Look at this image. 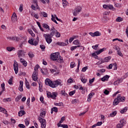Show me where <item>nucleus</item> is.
Instances as JSON below:
<instances>
[{
	"label": "nucleus",
	"mask_w": 128,
	"mask_h": 128,
	"mask_svg": "<svg viewBox=\"0 0 128 128\" xmlns=\"http://www.w3.org/2000/svg\"><path fill=\"white\" fill-rule=\"evenodd\" d=\"M45 84H46V86H50V88H56L58 86H62V82H59L58 80H56L52 82V81L49 78L46 79Z\"/></svg>",
	"instance_id": "obj_1"
},
{
	"label": "nucleus",
	"mask_w": 128,
	"mask_h": 128,
	"mask_svg": "<svg viewBox=\"0 0 128 128\" xmlns=\"http://www.w3.org/2000/svg\"><path fill=\"white\" fill-rule=\"evenodd\" d=\"M51 60H56L58 62H63L62 58L60 56V52H55L51 54H50Z\"/></svg>",
	"instance_id": "obj_2"
},
{
	"label": "nucleus",
	"mask_w": 128,
	"mask_h": 128,
	"mask_svg": "<svg viewBox=\"0 0 128 128\" xmlns=\"http://www.w3.org/2000/svg\"><path fill=\"white\" fill-rule=\"evenodd\" d=\"M126 100V97L120 96V94H118L116 98L114 100L113 102V106H118L120 104V102H124Z\"/></svg>",
	"instance_id": "obj_3"
},
{
	"label": "nucleus",
	"mask_w": 128,
	"mask_h": 128,
	"mask_svg": "<svg viewBox=\"0 0 128 128\" xmlns=\"http://www.w3.org/2000/svg\"><path fill=\"white\" fill-rule=\"evenodd\" d=\"M44 36L48 44L52 42V37L50 36V34H44Z\"/></svg>",
	"instance_id": "obj_4"
},
{
	"label": "nucleus",
	"mask_w": 128,
	"mask_h": 128,
	"mask_svg": "<svg viewBox=\"0 0 128 128\" xmlns=\"http://www.w3.org/2000/svg\"><path fill=\"white\" fill-rule=\"evenodd\" d=\"M57 96L58 92H52V94L50 93V92H47V96L48 98H53V100H56V98Z\"/></svg>",
	"instance_id": "obj_5"
},
{
	"label": "nucleus",
	"mask_w": 128,
	"mask_h": 128,
	"mask_svg": "<svg viewBox=\"0 0 128 128\" xmlns=\"http://www.w3.org/2000/svg\"><path fill=\"white\" fill-rule=\"evenodd\" d=\"M38 120L41 124V128H46V120L40 117H38Z\"/></svg>",
	"instance_id": "obj_6"
},
{
	"label": "nucleus",
	"mask_w": 128,
	"mask_h": 128,
	"mask_svg": "<svg viewBox=\"0 0 128 128\" xmlns=\"http://www.w3.org/2000/svg\"><path fill=\"white\" fill-rule=\"evenodd\" d=\"M13 66L16 74H18V62H14Z\"/></svg>",
	"instance_id": "obj_7"
},
{
	"label": "nucleus",
	"mask_w": 128,
	"mask_h": 128,
	"mask_svg": "<svg viewBox=\"0 0 128 128\" xmlns=\"http://www.w3.org/2000/svg\"><path fill=\"white\" fill-rule=\"evenodd\" d=\"M50 32H51L49 34L50 36H52H52H54V34H56V32H58V30H56L54 28V27H52L50 30Z\"/></svg>",
	"instance_id": "obj_8"
},
{
	"label": "nucleus",
	"mask_w": 128,
	"mask_h": 128,
	"mask_svg": "<svg viewBox=\"0 0 128 128\" xmlns=\"http://www.w3.org/2000/svg\"><path fill=\"white\" fill-rule=\"evenodd\" d=\"M34 39L32 38L31 40H28V42L30 44H32V46H38V41L35 40L34 42Z\"/></svg>",
	"instance_id": "obj_9"
},
{
	"label": "nucleus",
	"mask_w": 128,
	"mask_h": 128,
	"mask_svg": "<svg viewBox=\"0 0 128 128\" xmlns=\"http://www.w3.org/2000/svg\"><path fill=\"white\" fill-rule=\"evenodd\" d=\"M20 86L18 87V90H20V92H24V88H23V86H24V82L22 81H20Z\"/></svg>",
	"instance_id": "obj_10"
},
{
	"label": "nucleus",
	"mask_w": 128,
	"mask_h": 128,
	"mask_svg": "<svg viewBox=\"0 0 128 128\" xmlns=\"http://www.w3.org/2000/svg\"><path fill=\"white\" fill-rule=\"evenodd\" d=\"M32 78L33 80H34V82H36V80H38V72H36V71L34 72L32 75Z\"/></svg>",
	"instance_id": "obj_11"
},
{
	"label": "nucleus",
	"mask_w": 128,
	"mask_h": 128,
	"mask_svg": "<svg viewBox=\"0 0 128 128\" xmlns=\"http://www.w3.org/2000/svg\"><path fill=\"white\" fill-rule=\"evenodd\" d=\"M104 8H105V10H112L114 8V6L112 5H106L104 4L103 5Z\"/></svg>",
	"instance_id": "obj_12"
},
{
	"label": "nucleus",
	"mask_w": 128,
	"mask_h": 128,
	"mask_svg": "<svg viewBox=\"0 0 128 128\" xmlns=\"http://www.w3.org/2000/svg\"><path fill=\"white\" fill-rule=\"evenodd\" d=\"M108 78H110V76L108 75H106L103 78H101V80L102 82H106V80H108Z\"/></svg>",
	"instance_id": "obj_13"
},
{
	"label": "nucleus",
	"mask_w": 128,
	"mask_h": 128,
	"mask_svg": "<svg viewBox=\"0 0 128 128\" xmlns=\"http://www.w3.org/2000/svg\"><path fill=\"white\" fill-rule=\"evenodd\" d=\"M20 62H22V64H23V66H28V62H26V60H24V59L21 58L20 59Z\"/></svg>",
	"instance_id": "obj_14"
},
{
	"label": "nucleus",
	"mask_w": 128,
	"mask_h": 128,
	"mask_svg": "<svg viewBox=\"0 0 128 128\" xmlns=\"http://www.w3.org/2000/svg\"><path fill=\"white\" fill-rule=\"evenodd\" d=\"M106 50V48H102V49H100L98 51H96V54H102V52H104V50Z\"/></svg>",
	"instance_id": "obj_15"
},
{
	"label": "nucleus",
	"mask_w": 128,
	"mask_h": 128,
	"mask_svg": "<svg viewBox=\"0 0 128 128\" xmlns=\"http://www.w3.org/2000/svg\"><path fill=\"white\" fill-rule=\"evenodd\" d=\"M24 114H26V111L24 110H20L18 112V116H22Z\"/></svg>",
	"instance_id": "obj_16"
},
{
	"label": "nucleus",
	"mask_w": 128,
	"mask_h": 128,
	"mask_svg": "<svg viewBox=\"0 0 128 128\" xmlns=\"http://www.w3.org/2000/svg\"><path fill=\"white\" fill-rule=\"evenodd\" d=\"M0 112H3L4 114H8V112H6V110L4 108H2V107H0Z\"/></svg>",
	"instance_id": "obj_17"
},
{
	"label": "nucleus",
	"mask_w": 128,
	"mask_h": 128,
	"mask_svg": "<svg viewBox=\"0 0 128 128\" xmlns=\"http://www.w3.org/2000/svg\"><path fill=\"white\" fill-rule=\"evenodd\" d=\"M118 112L116 111H114L112 113L110 114V116L111 118H114V116H116V114Z\"/></svg>",
	"instance_id": "obj_18"
},
{
	"label": "nucleus",
	"mask_w": 128,
	"mask_h": 128,
	"mask_svg": "<svg viewBox=\"0 0 128 128\" xmlns=\"http://www.w3.org/2000/svg\"><path fill=\"white\" fill-rule=\"evenodd\" d=\"M110 58H112V56H109L108 57L105 58L104 60H103V62H108V60H110Z\"/></svg>",
	"instance_id": "obj_19"
},
{
	"label": "nucleus",
	"mask_w": 128,
	"mask_h": 128,
	"mask_svg": "<svg viewBox=\"0 0 128 128\" xmlns=\"http://www.w3.org/2000/svg\"><path fill=\"white\" fill-rule=\"evenodd\" d=\"M57 44L60 46H66V44L64 42H57Z\"/></svg>",
	"instance_id": "obj_20"
},
{
	"label": "nucleus",
	"mask_w": 128,
	"mask_h": 128,
	"mask_svg": "<svg viewBox=\"0 0 128 128\" xmlns=\"http://www.w3.org/2000/svg\"><path fill=\"white\" fill-rule=\"evenodd\" d=\"M12 40H16V42H18L20 40V38H18L16 36H12Z\"/></svg>",
	"instance_id": "obj_21"
},
{
	"label": "nucleus",
	"mask_w": 128,
	"mask_h": 128,
	"mask_svg": "<svg viewBox=\"0 0 128 128\" xmlns=\"http://www.w3.org/2000/svg\"><path fill=\"white\" fill-rule=\"evenodd\" d=\"M6 50L8 52H12V50H16V48L14 47L8 46L6 48Z\"/></svg>",
	"instance_id": "obj_22"
},
{
	"label": "nucleus",
	"mask_w": 128,
	"mask_h": 128,
	"mask_svg": "<svg viewBox=\"0 0 128 128\" xmlns=\"http://www.w3.org/2000/svg\"><path fill=\"white\" fill-rule=\"evenodd\" d=\"M39 68H40L39 64L36 65L34 67V72H38Z\"/></svg>",
	"instance_id": "obj_23"
},
{
	"label": "nucleus",
	"mask_w": 128,
	"mask_h": 128,
	"mask_svg": "<svg viewBox=\"0 0 128 128\" xmlns=\"http://www.w3.org/2000/svg\"><path fill=\"white\" fill-rule=\"evenodd\" d=\"M75 10H77L78 12H82V7L78 6L75 8Z\"/></svg>",
	"instance_id": "obj_24"
},
{
	"label": "nucleus",
	"mask_w": 128,
	"mask_h": 128,
	"mask_svg": "<svg viewBox=\"0 0 128 128\" xmlns=\"http://www.w3.org/2000/svg\"><path fill=\"white\" fill-rule=\"evenodd\" d=\"M122 20H124V18L120 16L118 17L116 19V22H122Z\"/></svg>",
	"instance_id": "obj_25"
},
{
	"label": "nucleus",
	"mask_w": 128,
	"mask_h": 128,
	"mask_svg": "<svg viewBox=\"0 0 128 128\" xmlns=\"http://www.w3.org/2000/svg\"><path fill=\"white\" fill-rule=\"evenodd\" d=\"M32 2H33V4H36V6L38 10V8H40V7L38 6V0H32Z\"/></svg>",
	"instance_id": "obj_26"
},
{
	"label": "nucleus",
	"mask_w": 128,
	"mask_h": 128,
	"mask_svg": "<svg viewBox=\"0 0 128 128\" xmlns=\"http://www.w3.org/2000/svg\"><path fill=\"white\" fill-rule=\"evenodd\" d=\"M18 56L20 58V56H22V50H19L18 52Z\"/></svg>",
	"instance_id": "obj_27"
},
{
	"label": "nucleus",
	"mask_w": 128,
	"mask_h": 128,
	"mask_svg": "<svg viewBox=\"0 0 128 128\" xmlns=\"http://www.w3.org/2000/svg\"><path fill=\"white\" fill-rule=\"evenodd\" d=\"M52 20V22H55V24H58V22H56V18H54V15H52V18H51Z\"/></svg>",
	"instance_id": "obj_28"
},
{
	"label": "nucleus",
	"mask_w": 128,
	"mask_h": 128,
	"mask_svg": "<svg viewBox=\"0 0 128 128\" xmlns=\"http://www.w3.org/2000/svg\"><path fill=\"white\" fill-rule=\"evenodd\" d=\"M36 24L40 28V30H42V32H44V29L42 28V26H40V22H37Z\"/></svg>",
	"instance_id": "obj_29"
},
{
	"label": "nucleus",
	"mask_w": 128,
	"mask_h": 128,
	"mask_svg": "<svg viewBox=\"0 0 128 128\" xmlns=\"http://www.w3.org/2000/svg\"><path fill=\"white\" fill-rule=\"evenodd\" d=\"M42 26L43 28H46L50 30V26H48V25L47 24H42Z\"/></svg>",
	"instance_id": "obj_30"
},
{
	"label": "nucleus",
	"mask_w": 128,
	"mask_h": 128,
	"mask_svg": "<svg viewBox=\"0 0 128 128\" xmlns=\"http://www.w3.org/2000/svg\"><path fill=\"white\" fill-rule=\"evenodd\" d=\"M28 56L30 58H34V53L32 52H29L28 53Z\"/></svg>",
	"instance_id": "obj_31"
},
{
	"label": "nucleus",
	"mask_w": 128,
	"mask_h": 128,
	"mask_svg": "<svg viewBox=\"0 0 128 128\" xmlns=\"http://www.w3.org/2000/svg\"><path fill=\"white\" fill-rule=\"evenodd\" d=\"M80 45L77 46H72L70 48V50H76V48H80Z\"/></svg>",
	"instance_id": "obj_32"
},
{
	"label": "nucleus",
	"mask_w": 128,
	"mask_h": 128,
	"mask_svg": "<svg viewBox=\"0 0 128 128\" xmlns=\"http://www.w3.org/2000/svg\"><path fill=\"white\" fill-rule=\"evenodd\" d=\"M117 54L118 56H124L122 53V52H120V50H118L117 51Z\"/></svg>",
	"instance_id": "obj_33"
},
{
	"label": "nucleus",
	"mask_w": 128,
	"mask_h": 128,
	"mask_svg": "<svg viewBox=\"0 0 128 128\" xmlns=\"http://www.w3.org/2000/svg\"><path fill=\"white\" fill-rule=\"evenodd\" d=\"M94 34L95 36H100L101 35L100 33V32L98 31L94 32Z\"/></svg>",
	"instance_id": "obj_34"
},
{
	"label": "nucleus",
	"mask_w": 128,
	"mask_h": 128,
	"mask_svg": "<svg viewBox=\"0 0 128 128\" xmlns=\"http://www.w3.org/2000/svg\"><path fill=\"white\" fill-rule=\"evenodd\" d=\"M40 116H42V118H44L46 116V112L43 111L40 114Z\"/></svg>",
	"instance_id": "obj_35"
},
{
	"label": "nucleus",
	"mask_w": 128,
	"mask_h": 128,
	"mask_svg": "<svg viewBox=\"0 0 128 128\" xmlns=\"http://www.w3.org/2000/svg\"><path fill=\"white\" fill-rule=\"evenodd\" d=\"M39 90L42 92V84H39Z\"/></svg>",
	"instance_id": "obj_36"
},
{
	"label": "nucleus",
	"mask_w": 128,
	"mask_h": 128,
	"mask_svg": "<svg viewBox=\"0 0 128 128\" xmlns=\"http://www.w3.org/2000/svg\"><path fill=\"white\" fill-rule=\"evenodd\" d=\"M22 95H20L18 96H17L16 98V102H18V100H20V98H22Z\"/></svg>",
	"instance_id": "obj_37"
},
{
	"label": "nucleus",
	"mask_w": 128,
	"mask_h": 128,
	"mask_svg": "<svg viewBox=\"0 0 128 128\" xmlns=\"http://www.w3.org/2000/svg\"><path fill=\"white\" fill-rule=\"evenodd\" d=\"M127 110H128V108L127 107H125V108H124L123 110H122L120 111V112L122 114H124V112H126Z\"/></svg>",
	"instance_id": "obj_38"
},
{
	"label": "nucleus",
	"mask_w": 128,
	"mask_h": 128,
	"mask_svg": "<svg viewBox=\"0 0 128 128\" xmlns=\"http://www.w3.org/2000/svg\"><path fill=\"white\" fill-rule=\"evenodd\" d=\"M26 88H28V90H30V83H28V81H26Z\"/></svg>",
	"instance_id": "obj_39"
},
{
	"label": "nucleus",
	"mask_w": 128,
	"mask_h": 128,
	"mask_svg": "<svg viewBox=\"0 0 128 128\" xmlns=\"http://www.w3.org/2000/svg\"><path fill=\"white\" fill-rule=\"evenodd\" d=\"M79 12H78V11L76 10V9H74V12H73V14L74 16H78V14Z\"/></svg>",
	"instance_id": "obj_40"
},
{
	"label": "nucleus",
	"mask_w": 128,
	"mask_h": 128,
	"mask_svg": "<svg viewBox=\"0 0 128 128\" xmlns=\"http://www.w3.org/2000/svg\"><path fill=\"white\" fill-rule=\"evenodd\" d=\"M124 124H121L120 123V124H117L116 128H124Z\"/></svg>",
	"instance_id": "obj_41"
},
{
	"label": "nucleus",
	"mask_w": 128,
	"mask_h": 128,
	"mask_svg": "<svg viewBox=\"0 0 128 128\" xmlns=\"http://www.w3.org/2000/svg\"><path fill=\"white\" fill-rule=\"evenodd\" d=\"M52 110H53V112H58V110L56 107H53L52 108Z\"/></svg>",
	"instance_id": "obj_42"
},
{
	"label": "nucleus",
	"mask_w": 128,
	"mask_h": 128,
	"mask_svg": "<svg viewBox=\"0 0 128 128\" xmlns=\"http://www.w3.org/2000/svg\"><path fill=\"white\" fill-rule=\"evenodd\" d=\"M24 122L26 124V126H28L30 124V121L28 119H26L24 120Z\"/></svg>",
	"instance_id": "obj_43"
},
{
	"label": "nucleus",
	"mask_w": 128,
	"mask_h": 128,
	"mask_svg": "<svg viewBox=\"0 0 128 128\" xmlns=\"http://www.w3.org/2000/svg\"><path fill=\"white\" fill-rule=\"evenodd\" d=\"M1 88H2V90H6V88H4V82L1 84Z\"/></svg>",
	"instance_id": "obj_44"
},
{
	"label": "nucleus",
	"mask_w": 128,
	"mask_h": 128,
	"mask_svg": "<svg viewBox=\"0 0 128 128\" xmlns=\"http://www.w3.org/2000/svg\"><path fill=\"white\" fill-rule=\"evenodd\" d=\"M41 14H42V16H44V18H48V14H46V12H41Z\"/></svg>",
	"instance_id": "obj_45"
},
{
	"label": "nucleus",
	"mask_w": 128,
	"mask_h": 128,
	"mask_svg": "<svg viewBox=\"0 0 128 128\" xmlns=\"http://www.w3.org/2000/svg\"><path fill=\"white\" fill-rule=\"evenodd\" d=\"M74 94H76V90H74L73 91H72V92H70L69 95L70 96H74Z\"/></svg>",
	"instance_id": "obj_46"
},
{
	"label": "nucleus",
	"mask_w": 128,
	"mask_h": 128,
	"mask_svg": "<svg viewBox=\"0 0 128 128\" xmlns=\"http://www.w3.org/2000/svg\"><path fill=\"white\" fill-rule=\"evenodd\" d=\"M73 44H80V42H78V40H76L73 42Z\"/></svg>",
	"instance_id": "obj_47"
},
{
	"label": "nucleus",
	"mask_w": 128,
	"mask_h": 128,
	"mask_svg": "<svg viewBox=\"0 0 128 128\" xmlns=\"http://www.w3.org/2000/svg\"><path fill=\"white\" fill-rule=\"evenodd\" d=\"M113 48H114V50H117V52L118 50H120V47H118V46H116V45H115Z\"/></svg>",
	"instance_id": "obj_48"
},
{
	"label": "nucleus",
	"mask_w": 128,
	"mask_h": 128,
	"mask_svg": "<svg viewBox=\"0 0 128 128\" xmlns=\"http://www.w3.org/2000/svg\"><path fill=\"white\" fill-rule=\"evenodd\" d=\"M113 66H114V70H118V64L116 63H114Z\"/></svg>",
	"instance_id": "obj_49"
},
{
	"label": "nucleus",
	"mask_w": 128,
	"mask_h": 128,
	"mask_svg": "<svg viewBox=\"0 0 128 128\" xmlns=\"http://www.w3.org/2000/svg\"><path fill=\"white\" fill-rule=\"evenodd\" d=\"M11 20L12 22H16L18 20V17H12Z\"/></svg>",
	"instance_id": "obj_50"
},
{
	"label": "nucleus",
	"mask_w": 128,
	"mask_h": 128,
	"mask_svg": "<svg viewBox=\"0 0 128 128\" xmlns=\"http://www.w3.org/2000/svg\"><path fill=\"white\" fill-rule=\"evenodd\" d=\"M9 84H12V77L8 81Z\"/></svg>",
	"instance_id": "obj_51"
},
{
	"label": "nucleus",
	"mask_w": 128,
	"mask_h": 128,
	"mask_svg": "<svg viewBox=\"0 0 128 128\" xmlns=\"http://www.w3.org/2000/svg\"><path fill=\"white\" fill-rule=\"evenodd\" d=\"M95 78H93L92 79H90L89 82L90 84H92V82H94Z\"/></svg>",
	"instance_id": "obj_52"
},
{
	"label": "nucleus",
	"mask_w": 128,
	"mask_h": 128,
	"mask_svg": "<svg viewBox=\"0 0 128 128\" xmlns=\"http://www.w3.org/2000/svg\"><path fill=\"white\" fill-rule=\"evenodd\" d=\"M86 80H88V79L82 78L81 79V82H83V84H86Z\"/></svg>",
	"instance_id": "obj_53"
},
{
	"label": "nucleus",
	"mask_w": 128,
	"mask_h": 128,
	"mask_svg": "<svg viewBox=\"0 0 128 128\" xmlns=\"http://www.w3.org/2000/svg\"><path fill=\"white\" fill-rule=\"evenodd\" d=\"M23 5L22 4H20L19 8V10L22 12V10H24V8H22Z\"/></svg>",
	"instance_id": "obj_54"
},
{
	"label": "nucleus",
	"mask_w": 128,
	"mask_h": 128,
	"mask_svg": "<svg viewBox=\"0 0 128 128\" xmlns=\"http://www.w3.org/2000/svg\"><path fill=\"white\" fill-rule=\"evenodd\" d=\"M30 98H28L26 102V104L28 106H30Z\"/></svg>",
	"instance_id": "obj_55"
},
{
	"label": "nucleus",
	"mask_w": 128,
	"mask_h": 128,
	"mask_svg": "<svg viewBox=\"0 0 128 128\" xmlns=\"http://www.w3.org/2000/svg\"><path fill=\"white\" fill-rule=\"evenodd\" d=\"M56 38H60V32H58V31L56 32Z\"/></svg>",
	"instance_id": "obj_56"
},
{
	"label": "nucleus",
	"mask_w": 128,
	"mask_h": 128,
	"mask_svg": "<svg viewBox=\"0 0 128 128\" xmlns=\"http://www.w3.org/2000/svg\"><path fill=\"white\" fill-rule=\"evenodd\" d=\"M18 126L20 128H26V126L24 124H19L18 125Z\"/></svg>",
	"instance_id": "obj_57"
},
{
	"label": "nucleus",
	"mask_w": 128,
	"mask_h": 128,
	"mask_svg": "<svg viewBox=\"0 0 128 128\" xmlns=\"http://www.w3.org/2000/svg\"><path fill=\"white\" fill-rule=\"evenodd\" d=\"M102 124V122H97V124H96V125L97 126H100Z\"/></svg>",
	"instance_id": "obj_58"
},
{
	"label": "nucleus",
	"mask_w": 128,
	"mask_h": 128,
	"mask_svg": "<svg viewBox=\"0 0 128 128\" xmlns=\"http://www.w3.org/2000/svg\"><path fill=\"white\" fill-rule=\"evenodd\" d=\"M11 100L10 98H4V102H10Z\"/></svg>",
	"instance_id": "obj_59"
},
{
	"label": "nucleus",
	"mask_w": 128,
	"mask_h": 128,
	"mask_svg": "<svg viewBox=\"0 0 128 128\" xmlns=\"http://www.w3.org/2000/svg\"><path fill=\"white\" fill-rule=\"evenodd\" d=\"M104 94H106V96H108V94H110V91L108 90H105L104 91Z\"/></svg>",
	"instance_id": "obj_60"
},
{
	"label": "nucleus",
	"mask_w": 128,
	"mask_h": 128,
	"mask_svg": "<svg viewBox=\"0 0 128 128\" xmlns=\"http://www.w3.org/2000/svg\"><path fill=\"white\" fill-rule=\"evenodd\" d=\"M120 124H124L126 122V120H124V119H122V120H120Z\"/></svg>",
	"instance_id": "obj_61"
},
{
	"label": "nucleus",
	"mask_w": 128,
	"mask_h": 128,
	"mask_svg": "<svg viewBox=\"0 0 128 128\" xmlns=\"http://www.w3.org/2000/svg\"><path fill=\"white\" fill-rule=\"evenodd\" d=\"M86 70H88V66H85L82 68V72H84Z\"/></svg>",
	"instance_id": "obj_62"
},
{
	"label": "nucleus",
	"mask_w": 128,
	"mask_h": 128,
	"mask_svg": "<svg viewBox=\"0 0 128 128\" xmlns=\"http://www.w3.org/2000/svg\"><path fill=\"white\" fill-rule=\"evenodd\" d=\"M72 102L73 104H76L78 102V100H76V99L73 100H72Z\"/></svg>",
	"instance_id": "obj_63"
},
{
	"label": "nucleus",
	"mask_w": 128,
	"mask_h": 128,
	"mask_svg": "<svg viewBox=\"0 0 128 128\" xmlns=\"http://www.w3.org/2000/svg\"><path fill=\"white\" fill-rule=\"evenodd\" d=\"M54 106H60L62 104V102H59V103H54Z\"/></svg>",
	"instance_id": "obj_64"
}]
</instances>
